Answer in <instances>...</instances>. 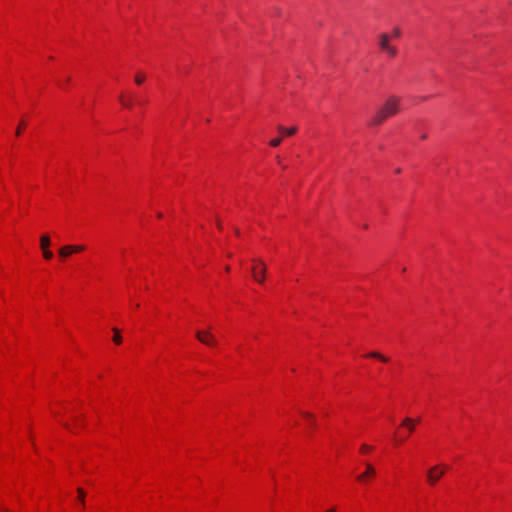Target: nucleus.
<instances>
[{"instance_id": "obj_15", "label": "nucleus", "mask_w": 512, "mask_h": 512, "mask_svg": "<svg viewBox=\"0 0 512 512\" xmlns=\"http://www.w3.org/2000/svg\"><path fill=\"white\" fill-rule=\"evenodd\" d=\"M77 493H78V499L79 501L81 502L82 505H84L85 503V492L82 488H78L77 489Z\"/></svg>"}, {"instance_id": "obj_2", "label": "nucleus", "mask_w": 512, "mask_h": 512, "mask_svg": "<svg viewBox=\"0 0 512 512\" xmlns=\"http://www.w3.org/2000/svg\"><path fill=\"white\" fill-rule=\"evenodd\" d=\"M378 45L380 49L390 57H395L397 55V49L390 44V35L387 33H381L378 36Z\"/></svg>"}, {"instance_id": "obj_10", "label": "nucleus", "mask_w": 512, "mask_h": 512, "mask_svg": "<svg viewBox=\"0 0 512 512\" xmlns=\"http://www.w3.org/2000/svg\"><path fill=\"white\" fill-rule=\"evenodd\" d=\"M51 244V241H50V238L49 236L47 235H43L41 238H40V247L41 249H46L50 246Z\"/></svg>"}, {"instance_id": "obj_14", "label": "nucleus", "mask_w": 512, "mask_h": 512, "mask_svg": "<svg viewBox=\"0 0 512 512\" xmlns=\"http://www.w3.org/2000/svg\"><path fill=\"white\" fill-rule=\"evenodd\" d=\"M146 77L142 73H137L135 75V83L141 85L145 81Z\"/></svg>"}, {"instance_id": "obj_19", "label": "nucleus", "mask_w": 512, "mask_h": 512, "mask_svg": "<svg viewBox=\"0 0 512 512\" xmlns=\"http://www.w3.org/2000/svg\"><path fill=\"white\" fill-rule=\"evenodd\" d=\"M281 142H282V138L281 137H277V138H274V139H272L270 141V145L272 147H277V146H279L281 144Z\"/></svg>"}, {"instance_id": "obj_9", "label": "nucleus", "mask_w": 512, "mask_h": 512, "mask_svg": "<svg viewBox=\"0 0 512 512\" xmlns=\"http://www.w3.org/2000/svg\"><path fill=\"white\" fill-rule=\"evenodd\" d=\"M278 130L286 136H292L296 133L297 128L296 127L285 128L280 125V126H278Z\"/></svg>"}, {"instance_id": "obj_3", "label": "nucleus", "mask_w": 512, "mask_h": 512, "mask_svg": "<svg viewBox=\"0 0 512 512\" xmlns=\"http://www.w3.org/2000/svg\"><path fill=\"white\" fill-rule=\"evenodd\" d=\"M445 465H435L427 471V482L430 485H435L446 471Z\"/></svg>"}, {"instance_id": "obj_27", "label": "nucleus", "mask_w": 512, "mask_h": 512, "mask_svg": "<svg viewBox=\"0 0 512 512\" xmlns=\"http://www.w3.org/2000/svg\"><path fill=\"white\" fill-rule=\"evenodd\" d=\"M235 233H236L237 235H239V229H237V228H236V229H235Z\"/></svg>"}, {"instance_id": "obj_24", "label": "nucleus", "mask_w": 512, "mask_h": 512, "mask_svg": "<svg viewBox=\"0 0 512 512\" xmlns=\"http://www.w3.org/2000/svg\"><path fill=\"white\" fill-rule=\"evenodd\" d=\"M326 512H335V508L328 509Z\"/></svg>"}, {"instance_id": "obj_1", "label": "nucleus", "mask_w": 512, "mask_h": 512, "mask_svg": "<svg viewBox=\"0 0 512 512\" xmlns=\"http://www.w3.org/2000/svg\"><path fill=\"white\" fill-rule=\"evenodd\" d=\"M401 99L395 95L389 96L383 105L376 111L371 118L369 125L378 126L385 121L388 117L394 116L398 113Z\"/></svg>"}, {"instance_id": "obj_22", "label": "nucleus", "mask_w": 512, "mask_h": 512, "mask_svg": "<svg viewBox=\"0 0 512 512\" xmlns=\"http://www.w3.org/2000/svg\"><path fill=\"white\" fill-rule=\"evenodd\" d=\"M23 127H25V122H24V121H21V122H20V124H19V126H18V128L16 129V132H15L16 136H19V135H20V133H21V129H22Z\"/></svg>"}, {"instance_id": "obj_11", "label": "nucleus", "mask_w": 512, "mask_h": 512, "mask_svg": "<svg viewBox=\"0 0 512 512\" xmlns=\"http://www.w3.org/2000/svg\"><path fill=\"white\" fill-rule=\"evenodd\" d=\"M119 101H120V102H121V104H122L124 107H126V108H131V107L133 106V101H132V99H128V100H126L123 94H121V95L119 96Z\"/></svg>"}, {"instance_id": "obj_26", "label": "nucleus", "mask_w": 512, "mask_h": 512, "mask_svg": "<svg viewBox=\"0 0 512 512\" xmlns=\"http://www.w3.org/2000/svg\"><path fill=\"white\" fill-rule=\"evenodd\" d=\"M217 226H218V228H219V229H221V228H222V225H221V223H219V222H218Z\"/></svg>"}, {"instance_id": "obj_5", "label": "nucleus", "mask_w": 512, "mask_h": 512, "mask_svg": "<svg viewBox=\"0 0 512 512\" xmlns=\"http://www.w3.org/2000/svg\"><path fill=\"white\" fill-rule=\"evenodd\" d=\"M257 265L251 268V272L255 281L262 283L265 279L266 265L262 260H256Z\"/></svg>"}, {"instance_id": "obj_4", "label": "nucleus", "mask_w": 512, "mask_h": 512, "mask_svg": "<svg viewBox=\"0 0 512 512\" xmlns=\"http://www.w3.org/2000/svg\"><path fill=\"white\" fill-rule=\"evenodd\" d=\"M196 338L201 343L208 345V346H216L217 340L214 337V335L210 332V330H197L196 331Z\"/></svg>"}, {"instance_id": "obj_13", "label": "nucleus", "mask_w": 512, "mask_h": 512, "mask_svg": "<svg viewBox=\"0 0 512 512\" xmlns=\"http://www.w3.org/2000/svg\"><path fill=\"white\" fill-rule=\"evenodd\" d=\"M368 357H372V358H376V359H379L383 362H387L388 361V358L385 357L384 355L378 353V352H371L367 355Z\"/></svg>"}, {"instance_id": "obj_8", "label": "nucleus", "mask_w": 512, "mask_h": 512, "mask_svg": "<svg viewBox=\"0 0 512 512\" xmlns=\"http://www.w3.org/2000/svg\"><path fill=\"white\" fill-rule=\"evenodd\" d=\"M72 254L71 245H65L59 249V256L61 258H67Z\"/></svg>"}, {"instance_id": "obj_6", "label": "nucleus", "mask_w": 512, "mask_h": 512, "mask_svg": "<svg viewBox=\"0 0 512 512\" xmlns=\"http://www.w3.org/2000/svg\"><path fill=\"white\" fill-rule=\"evenodd\" d=\"M375 474H376V470H375L374 466L372 464H370V463H366V470H365V472H363L360 475H358L357 479L359 481H364L368 477L375 476Z\"/></svg>"}, {"instance_id": "obj_18", "label": "nucleus", "mask_w": 512, "mask_h": 512, "mask_svg": "<svg viewBox=\"0 0 512 512\" xmlns=\"http://www.w3.org/2000/svg\"><path fill=\"white\" fill-rule=\"evenodd\" d=\"M401 36V30L399 27H394L393 30H392V34L390 36L393 37V38H399Z\"/></svg>"}, {"instance_id": "obj_20", "label": "nucleus", "mask_w": 512, "mask_h": 512, "mask_svg": "<svg viewBox=\"0 0 512 512\" xmlns=\"http://www.w3.org/2000/svg\"><path fill=\"white\" fill-rule=\"evenodd\" d=\"M72 253L81 252L85 249L83 245H71Z\"/></svg>"}, {"instance_id": "obj_28", "label": "nucleus", "mask_w": 512, "mask_h": 512, "mask_svg": "<svg viewBox=\"0 0 512 512\" xmlns=\"http://www.w3.org/2000/svg\"><path fill=\"white\" fill-rule=\"evenodd\" d=\"M225 270L228 272L230 270V267L229 266H226L225 267Z\"/></svg>"}, {"instance_id": "obj_21", "label": "nucleus", "mask_w": 512, "mask_h": 512, "mask_svg": "<svg viewBox=\"0 0 512 512\" xmlns=\"http://www.w3.org/2000/svg\"><path fill=\"white\" fill-rule=\"evenodd\" d=\"M371 449H372V447H371V446H369V445H367V444H363V445L361 446V448H360V451H361L362 453H367V452L371 451Z\"/></svg>"}, {"instance_id": "obj_23", "label": "nucleus", "mask_w": 512, "mask_h": 512, "mask_svg": "<svg viewBox=\"0 0 512 512\" xmlns=\"http://www.w3.org/2000/svg\"><path fill=\"white\" fill-rule=\"evenodd\" d=\"M395 173H397V174L401 173V169H400V168H397V169L395 170Z\"/></svg>"}, {"instance_id": "obj_17", "label": "nucleus", "mask_w": 512, "mask_h": 512, "mask_svg": "<svg viewBox=\"0 0 512 512\" xmlns=\"http://www.w3.org/2000/svg\"><path fill=\"white\" fill-rule=\"evenodd\" d=\"M42 251H43V257H44L46 260H50V259H52V257H53V253H52L48 248H46V249H42Z\"/></svg>"}, {"instance_id": "obj_25", "label": "nucleus", "mask_w": 512, "mask_h": 512, "mask_svg": "<svg viewBox=\"0 0 512 512\" xmlns=\"http://www.w3.org/2000/svg\"><path fill=\"white\" fill-rule=\"evenodd\" d=\"M426 138H427V135H426V134H423V135L421 136V139H426Z\"/></svg>"}, {"instance_id": "obj_7", "label": "nucleus", "mask_w": 512, "mask_h": 512, "mask_svg": "<svg viewBox=\"0 0 512 512\" xmlns=\"http://www.w3.org/2000/svg\"><path fill=\"white\" fill-rule=\"evenodd\" d=\"M419 420H414L410 417H407L405 418L402 423H401V426L406 428V429H409L410 432L414 431L415 429V426H416V423L418 422Z\"/></svg>"}, {"instance_id": "obj_16", "label": "nucleus", "mask_w": 512, "mask_h": 512, "mask_svg": "<svg viewBox=\"0 0 512 512\" xmlns=\"http://www.w3.org/2000/svg\"><path fill=\"white\" fill-rule=\"evenodd\" d=\"M301 413H302V415H303L306 419H308V420L310 421V424H311V425H314V424H315V421H314V415H313V414H311V413H309V412H301Z\"/></svg>"}, {"instance_id": "obj_12", "label": "nucleus", "mask_w": 512, "mask_h": 512, "mask_svg": "<svg viewBox=\"0 0 512 512\" xmlns=\"http://www.w3.org/2000/svg\"><path fill=\"white\" fill-rule=\"evenodd\" d=\"M113 332H114V336H113V341L116 343V344H120L122 342V336L120 334V330L117 329V328H113L112 329Z\"/></svg>"}]
</instances>
